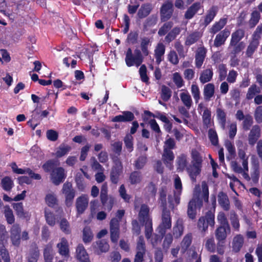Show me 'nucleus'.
I'll list each match as a JSON object with an SVG mask.
<instances>
[{
    "label": "nucleus",
    "mask_w": 262,
    "mask_h": 262,
    "mask_svg": "<svg viewBox=\"0 0 262 262\" xmlns=\"http://www.w3.org/2000/svg\"><path fill=\"white\" fill-rule=\"evenodd\" d=\"M209 198L208 186L206 182L203 181L201 185H196L193 193L192 200L197 203L198 208L203 205V202H208Z\"/></svg>",
    "instance_id": "nucleus-1"
},
{
    "label": "nucleus",
    "mask_w": 262,
    "mask_h": 262,
    "mask_svg": "<svg viewBox=\"0 0 262 262\" xmlns=\"http://www.w3.org/2000/svg\"><path fill=\"white\" fill-rule=\"evenodd\" d=\"M125 61L127 67L134 66L139 67L143 62V57L139 50L136 49L133 53L130 48H128L125 54Z\"/></svg>",
    "instance_id": "nucleus-2"
},
{
    "label": "nucleus",
    "mask_w": 262,
    "mask_h": 262,
    "mask_svg": "<svg viewBox=\"0 0 262 262\" xmlns=\"http://www.w3.org/2000/svg\"><path fill=\"white\" fill-rule=\"evenodd\" d=\"M214 219V213L211 211L207 212L205 216H202L199 219L198 222V227L204 235L207 231L208 226L214 227L215 224Z\"/></svg>",
    "instance_id": "nucleus-3"
},
{
    "label": "nucleus",
    "mask_w": 262,
    "mask_h": 262,
    "mask_svg": "<svg viewBox=\"0 0 262 262\" xmlns=\"http://www.w3.org/2000/svg\"><path fill=\"white\" fill-rule=\"evenodd\" d=\"M171 227V219L170 211L166 209H163L162 214V222L159 226V232L163 235L167 229Z\"/></svg>",
    "instance_id": "nucleus-4"
},
{
    "label": "nucleus",
    "mask_w": 262,
    "mask_h": 262,
    "mask_svg": "<svg viewBox=\"0 0 262 262\" xmlns=\"http://www.w3.org/2000/svg\"><path fill=\"white\" fill-rule=\"evenodd\" d=\"M136 250L137 252L134 258V262H142L146 252L145 243L142 236H140L138 237Z\"/></svg>",
    "instance_id": "nucleus-5"
},
{
    "label": "nucleus",
    "mask_w": 262,
    "mask_h": 262,
    "mask_svg": "<svg viewBox=\"0 0 262 262\" xmlns=\"http://www.w3.org/2000/svg\"><path fill=\"white\" fill-rule=\"evenodd\" d=\"M67 177L64 169L61 167L54 169L51 173V180L53 184L58 185L62 183Z\"/></svg>",
    "instance_id": "nucleus-6"
},
{
    "label": "nucleus",
    "mask_w": 262,
    "mask_h": 262,
    "mask_svg": "<svg viewBox=\"0 0 262 262\" xmlns=\"http://www.w3.org/2000/svg\"><path fill=\"white\" fill-rule=\"evenodd\" d=\"M62 191L65 195L67 206H71L75 194V191L72 188V184L70 182L64 183L63 185Z\"/></svg>",
    "instance_id": "nucleus-7"
},
{
    "label": "nucleus",
    "mask_w": 262,
    "mask_h": 262,
    "mask_svg": "<svg viewBox=\"0 0 262 262\" xmlns=\"http://www.w3.org/2000/svg\"><path fill=\"white\" fill-rule=\"evenodd\" d=\"M172 8L173 4L171 2L167 1L163 4L160 11L162 21H167L171 17L173 12Z\"/></svg>",
    "instance_id": "nucleus-8"
},
{
    "label": "nucleus",
    "mask_w": 262,
    "mask_h": 262,
    "mask_svg": "<svg viewBox=\"0 0 262 262\" xmlns=\"http://www.w3.org/2000/svg\"><path fill=\"white\" fill-rule=\"evenodd\" d=\"M111 238L113 242H117L119 235V220L113 218L110 222Z\"/></svg>",
    "instance_id": "nucleus-9"
},
{
    "label": "nucleus",
    "mask_w": 262,
    "mask_h": 262,
    "mask_svg": "<svg viewBox=\"0 0 262 262\" xmlns=\"http://www.w3.org/2000/svg\"><path fill=\"white\" fill-rule=\"evenodd\" d=\"M122 166L121 162L118 160H116L115 165L113 167L111 174V181L113 183H117L119 177L122 172Z\"/></svg>",
    "instance_id": "nucleus-10"
},
{
    "label": "nucleus",
    "mask_w": 262,
    "mask_h": 262,
    "mask_svg": "<svg viewBox=\"0 0 262 262\" xmlns=\"http://www.w3.org/2000/svg\"><path fill=\"white\" fill-rule=\"evenodd\" d=\"M230 31L227 29H224L223 31L219 33L215 37L214 41V45L216 47H219L224 44L226 39L229 36Z\"/></svg>",
    "instance_id": "nucleus-11"
},
{
    "label": "nucleus",
    "mask_w": 262,
    "mask_h": 262,
    "mask_svg": "<svg viewBox=\"0 0 262 262\" xmlns=\"http://www.w3.org/2000/svg\"><path fill=\"white\" fill-rule=\"evenodd\" d=\"M89 202V198L86 195H82L77 199L76 208L79 214L82 213L86 208Z\"/></svg>",
    "instance_id": "nucleus-12"
},
{
    "label": "nucleus",
    "mask_w": 262,
    "mask_h": 262,
    "mask_svg": "<svg viewBox=\"0 0 262 262\" xmlns=\"http://www.w3.org/2000/svg\"><path fill=\"white\" fill-rule=\"evenodd\" d=\"M202 165L192 164L186 168V170L193 182H195L196 177L200 174Z\"/></svg>",
    "instance_id": "nucleus-13"
},
{
    "label": "nucleus",
    "mask_w": 262,
    "mask_h": 262,
    "mask_svg": "<svg viewBox=\"0 0 262 262\" xmlns=\"http://www.w3.org/2000/svg\"><path fill=\"white\" fill-rule=\"evenodd\" d=\"M95 252L97 254H100L103 252H106L110 249L108 243L104 240H99L93 244Z\"/></svg>",
    "instance_id": "nucleus-14"
},
{
    "label": "nucleus",
    "mask_w": 262,
    "mask_h": 262,
    "mask_svg": "<svg viewBox=\"0 0 262 262\" xmlns=\"http://www.w3.org/2000/svg\"><path fill=\"white\" fill-rule=\"evenodd\" d=\"M174 158V154L171 150L164 149L163 154L162 155V160L166 166L170 169L172 167V165Z\"/></svg>",
    "instance_id": "nucleus-15"
},
{
    "label": "nucleus",
    "mask_w": 262,
    "mask_h": 262,
    "mask_svg": "<svg viewBox=\"0 0 262 262\" xmlns=\"http://www.w3.org/2000/svg\"><path fill=\"white\" fill-rule=\"evenodd\" d=\"M174 196L176 203L178 204L180 201V195L182 193V185L181 179L178 176H176L174 179Z\"/></svg>",
    "instance_id": "nucleus-16"
},
{
    "label": "nucleus",
    "mask_w": 262,
    "mask_h": 262,
    "mask_svg": "<svg viewBox=\"0 0 262 262\" xmlns=\"http://www.w3.org/2000/svg\"><path fill=\"white\" fill-rule=\"evenodd\" d=\"M76 257L81 262H90L89 255L82 245H79L77 247Z\"/></svg>",
    "instance_id": "nucleus-17"
},
{
    "label": "nucleus",
    "mask_w": 262,
    "mask_h": 262,
    "mask_svg": "<svg viewBox=\"0 0 262 262\" xmlns=\"http://www.w3.org/2000/svg\"><path fill=\"white\" fill-rule=\"evenodd\" d=\"M218 202L221 207L225 211H228L230 209V202L227 195L223 192H220L218 194Z\"/></svg>",
    "instance_id": "nucleus-18"
},
{
    "label": "nucleus",
    "mask_w": 262,
    "mask_h": 262,
    "mask_svg": "<svg viewBox=\"0 0 262 262\" xmlns=\"http://www.w3.org/2000/svg\"><path fill=\"white\" fill-rule=\"evenodd\" d=\"M202 5L200 3L197 2L192 4L189 7L185 13V18L187 19H191L198 11L201 8Z\"/></svg>",
    "instance_id": "nucleus-19"
},
{
    "label": "nucleus",
    "mask_w": 262,
    "mask_h": 262,
    "mask_svg": "<svg viewBox=\"0 0 262 262\" xmlns=\"http://www.w3.org/2000/svg\"><path fill=\"white\" fill-rule=\"evenodd\" d=\"M215 92V86L213 83H209L204 85L203 89V95L204 99L209 101L214 96Z\"/></svg>",
    "instance_id": "nucleus-20"
},
{
    "label": "nucleus",
    "mask_w": 262,
    "mask_h": 262,
    "mask_svg": "<svg viewBox=\"0 0 262 262\" xmlns=\"http://www.w3.org/2000/svg\"><path fill=\"white\" fill-rule=\"evenodd\" d=\"M149 208L146 205H142L139 213V220L140 222L151 221V219L149 215Z\"/></svg>",
    "instance_id": "nucleus-21"
},
{
    "label": "nucleus",
    "mask_w": 262,
    "mask_h": 262,
    "mask_svg": "<svg viewBox=\"0 0 262 262\" xmlns=\"http://www.w3.org/2000/svg\"><path fill=\"white\" fill-rule=\"evenodd\" d=\"M231 166L234 172L242 174V176L245 180L247 181H249L250 180V178L248 173V169L246 170L243 166L242 168L235 161L232 162Z\"/></svg>",
    "instance_id": "nucleus-22"
},
{
    "label": "nucleus",
    "mask_w": 262,
    "mask_h": 262,
    "mask_svg": "<svg viewBox=\"0 0 262 262\" xmlns=\"http://www.w3.org/2000/svg\"><path fill=\"white\" fill-rule=\"evenodd\" d=\"M260 136V128L258 126H254L249 135V143L253 145Z\"/></svg>",
    "instance_id": "nucleus-23"
},
{
    "label": "nucleus",
    "mask_w": 262,
    "mask_h": 262,
    "mask_svg": "<svg viewBox=\"0 0 262 262\" xmlns=\"http://www.w3.org/2000/svg\"><path fill=\"white\" fill-rule=\"evenodd\" d=\"M244 242V237L241 234L236 235L233 239L232 248L233 250L236 252L240 251L243 247Z\"/></svg>",
    "instance_id": "nucleus-24"
},
{
    "label": "nucleus",
    "mask_w": 262,
    "mask_h": 262,
    "mask_svg": "<svg viewBox=\"0 0 262 262\" xmlns=\"http://www.w3.org/2000/svg\"><path fill=\"white\" fill-rule=\"evenodd\" d=\"M187 156L185 154H181L177 159V169L179 171H182L186 169L187 165Z\"/></svg>",
    "instance_id": "nucleus-25"
},
{
    "label": "nucleus",
    "mask_w": 262,
    "mask_h": 262,
    "mask_svg": "<svg viewBox=\"0 0 262 262\" xmlns=\"http://www.w3.org/2000/svg\"><path fill=\"white\" fill-rule=\"evenodd\" d=\"M217 11L218 8L216 6H212L209 9L205 17L204 23L205 26L208 25L212 21Z\"/></svg>",
    "instance_id": "nucleus-26"
},
{
    "label": "nucleus",
    "mask_w": 262,
    "mask_h": 262,
    "mask_svg": "<svg viewBox=\"0 0 262 262\" xmlns=\"http://www.w3.org/2000/svg\"><path fill=\"white\" fill-rule=\"evenodd\" d=\"M180 97L184 105L188 108H189L192 104V100L188 92L182 90V92L180 94Z\"/></svg>",
    "instance_id": "nucleus-27"
},
{
    "label": "nucleus",
    "mask_w": 262,
    "mask_h": 262,
    "mask_svg": "<svg viewBox=\"0 0 262 262\" xmlns=\"http://www.w3.org/2000/svg\"><path fill=\"white\" fill-rule=\"evenodd\" d=\"M57 247L59 253L63 256H67L69 254V246L67 239L64 238H62L59 243L57 244Z\"/></svg>",
    "instance_id": "nucleus-28"
},
{
    "label": "nucleus",
    "mask_w": 262,
    "mask_h": 262,
    "mask_svg": "<svg viewBox=\"0 0 262 262\" xmlns=\"http://www.w3.org/2000/svg\"><path fill=\"white\" fill-rule=\"evenodd\" d=\"M156 62L159 64L162 60V57L165 53V46L162 43L158 44L155 50Z\"/></svg>",
    "instance_id": "nucleus-29"
},
{
    "label": "nucleus",
    "mask_w": 262,
    "mask_h": 262,
    "mask_svg": "<svg viewBox=\"0 0 262 262\" xmlns=\"http://www.w3.org/2000/svg\"><path fill=\"white\" fill-rule=\"evenodd\" d=\"M213 76V71L211 69H207L201 73L200 77V80L201 83H205L210 81Z\"/></svg>",
    "instance_id": "nucleus-30"
},
{
    "label": "nucleus",
    "mask_w": 262,
    "mask_h": 262,
    "mask_svg": "<svg viewBox=\"0 0 262 262\" xmlns=\"http://www.w3.org/2000/svg\"><path fill=\"white\" fill-rule=\"evenodd\" d=\"M1 184L2 188L7 191H10L14 186L12 178L8 176H6L2 179Z\"/></svg>",
    "instance_id": "nucleus-31"
},
{
    "label": "nucleus",
    "mask_w": 262,
    "mask_h": 262,
    "mask_svg": "<svg viewBox=\"0 0 262 262\" xmlns=\"http://www.w3.org/2000/svg\"><path fill=\"white\" fill-rule=\"evenodd\" d=\"M206 51L204 48H199L195 56V64L198 68H200L204 60Z\"/></svg>",
    "instance_id": "nucleus-32"
},
{
    "label": "nucleus",
    "mask_w": 262,
    "mask_h": 262,
    "mask_svg": "<svg viewBox=\"0 0 262 262\" xmlns=\"http://www.w3.org/2000/svg\"><path fill=\"white\" fill-rule=\"evenodd\" d=\"M227 19L223 18L220 19L218 22L215 23L210 29V33L214 34L220 31L227 24Z\"/></svg>",
    "instance_id": "nucleus-33"
},
{
    "label": "nucleus",
    "mask_w": 262,
    "mask_h": 262,
    "mask_svg": "<svg viewBox=\"0 0 262 262\" xmlns=\"http://www.w3.org/2000/svg\"><path fill=\"white\" fill-rule=\"evenodd\" d=\"M191 164H195L198 165H202L203 159L202 157L195 149H193L191 151Z\"/></svg>",
    "instance_id": "nucleus-34"
},
{
    "label": "nucleus",
    "mask_w": 262,
    "mask_h": 262,
    "mask_svg": "<svg viewBox=\"0 0 262 262\" xmlns=\"http://www.w3.org/2000/svg\"><path fill=\"white\" fill-rule=\"evenodd\" d=\"M244 32L241 29L237 30L236 32L233 33L230 41V46L236 44L244 37Z\"/></svg>",
    "instance_id": "nucleus-35"
},
{
    "label": "nucleus",
    "mask_w": 262,
    "mask_h": 262,
    "mask_svg": "<svg viewBox=\"0 0 262 262\" xmlns=\"http://www.w3.org/2000/svg\"><path fill=\"white\" fill-rule=\"evenodd\" d=\"M196 207H198L197 203L193 200H190L188 203L187 214L189 218L194 219L196 216Z\"/></svg>",
    "instance_id": "nucleus-36"
},
{
    "label": "nucleus",
    "mask_w": 262,
    "mask_h": 262,
    "mask_svg": "<svg viewBox=\"0 0 262 262\" xmlns=\"http://www.w3.org/2000/svg\"><path fill=\"white\" fill-rule=\"evenodd\" d=\"M151 9V6L149 4L142 5L138 12V16L140 18L146 17L150 13Z\"/></svg>",
    "instance_id": "nucleus-37"
},
{
    "label": "nucleus",
    "mask_w": 262,
    "mask_h": 262,
    "mask_svg": "<svg viewBox=\"0 0 262 262\" xmlns=\"http://www.w3.org/2000/svg\"><path fill=\"white\" fill-rule=\"evenodd\" d=\"M184 227L181 221L178 220L173 228V235L176 238L180 237L183 234Z\"/></svg>",
    "instance_id": "nucleus-38"
},
{
    "label": "nucleus",
    "mask_w": 262,
    "mask_h": 262,
    "mask_svg": "<svg viewBox=\"0 0 262 262\" xmlns=\"http://www.w3.org/2000/svg\"><path fill=\"white\" fill-rule=\"evenodd\" d=\"M230 220L232 227L237 231H239L240 224L238 219V216L234 211L230 212Z\"/></svg>",
    "instance_id": "nucleus-39"
},
{
    "label": "nucleus",
    "mask_w": 262,
    "mask_h": 262,
    "mask_svg": "<svg viewBox=\"0 0 262 262\" xmlns=\"http://www.w3.org/2000/svg\"><path fill=\"white\" fill-rule=\"evenodd\" d=\"M71 149V147L70 146L68 145L61 144L58 148H57L55 155L58 158L61 157L67 154L70 151Z\"/></svg>",
    "instance_id": "nucleus-40"
},
{
    "label": "nucleus",
    "mask_w": 262,
    "mask_h": 262,
    "mask_svg": "<svg viewBox=\"0 0 262 262\" xmlns=\"http://www.w3.org/2000/svg\"><path fill=\"white\" fill-rule=\"evenodd\" d=\"M201 37V34L200 32H193L187 37L185 44L187 46H190L195 43Z\"/></svg>",
    "instance_id": "nucleus-41"
},
{
    "label": "nucleus",
    "mask_w": 262,
    "mask_h": 262,
    "mask_svg": "<svg viewBox=\"0 0 262 262\" xmlns=\"http://www.w3.org/2000/svg\"><path fill=\"white\" fill-rule=\"evenodd\" d=\"M191 93L196 103L199 102L201 97V92L198 85L193 83L191 86Z\"/></svg>",
    "instance_id": "nucleus-42"
},
{
    "label": "nucleus",
    "mask_w": 262,
    "mask_h": 262,
    "mask_svg": "<svg viewBox=\"0 0 262 262\" xmlns=\"http://www.w3.org/2000/svg\"><path fill=\"white\" fill-rule=\"evenodd\" d=\"M215 235L217 240L221 241L225 239L227 236L225 226H221L215 231Z\"/></svg>",
    "instance_id": "nucleus-43"
},
{
    "label": "nucleus",
    "mask_w": 262,
    "mask_h": 262,
    "mask_svg": "<svg viewBox=\"0 0 262 262\" xmlns=\"http://www.w3.org/2000/svg\"><path fill=\"white\" fill-rule=\"evenodd\" d=\"M192 242V235L191 234H187L183 238L181 246L182 249L183 250V252H185L190 246Z\"/></svg>",
    "instance_id": "nucleus-44"
},
{
    "label": "nucleus",
    "mask_w": 262,
    "mask_h": 262,
    "mask_svg": "<svg viewBox=\"0 0 262 262\" xmlns=\"http://www.w3.org/2000/svg\"><path fill=\"white\" fill-rule=\"evenodd\" d=\"M260 93V89L255 84L252 85L248 89L246 95V98L248 100L252 99L255 95Z\"/></svg>",
    "instance_id": "nucleus-45"
},
{
    "label": "nucleus",
    "mask_w": 262,
    "mask_h": 262,
    "mask_svg": "<svg viewBox=\"0 0 262 262\" xmlns=\"http://www.w3.org/2000/svg\"><path fill=\"white\" fill-rule=\"evenodd\" d=\"M4 214L8 224H11L14 223V216L12 210L9 206H6L4 207Z\"/></svg>",
    "instance_id": "nucleus-46"
},
{
    "label": "nucleus",
    "mask_w": 262,
    "mask_h": 262,
    "mask_svg": "<svg viewBox=\"0 0 262 262\" xmlns=\"http://www.w3.org/2000/svg\"><path fill=\"white\" fill-rule=\"evenodd\" d=\"M133 137L130 134L126 135L124 139L125 147L128 152H131L133 150Z\"/></svg>",
    "instance_id": "nucleus-47"
},
{
    "label": "nucleus",
    "mask_w": 262,
    "mask_h": 262,
    "mask_svg": "<svg viewBox=\"0 0 262 262\" xmlns=\"http://www.w3.org/2000/svg\"><path fill=\"white\" fill-rule=\"evenodd\" d=\"M52 248L51 245H48L44 250V257L46 262H52L53 258Z\"/></svg>",
    "instance_id": "nucleus-48"
},
{
    "label": "nucleus",
    "mask_w": 262,
    "mask_h": 262,
    "mask_svg": "<svg viewBox=\"0 0 262 262\" xmlns=\"http://www.w3.org/2000/svg\"><path fill=\"white\" fill-rule=\"evenodd\" d=\"M47 204L50 207L54 206L57 202L55 195L52 193H48L45 198Z\"/></svg>",
    "instance_id": "nucleus-49"
},
{
    "label": "nucleus",
    "mask_w": 262,
    "mask_h": 262,
    "mask_svg": "<svg viewBox=\"0 0 262 262\" xmlns=\"http://www.w3.org/2000/svg\"><path fill=\"white\" fill-rule=\"evenodd\" d=\"M93 234L89 227H85L83 230V241L85 243L90 242L93 238Z\"/></svg>",
    "instance_id": "nucleus-50"
},
{
    "label": "nucleus",
    "mask_w": 262,
    "mask_h": 262,
    "mask_svg": "<svg viewBox=\"0 0 262 262\" xmlns=\"http://www.w3.org/2000/svg\"><path fill=\"white\" fill-rule=\"evenodd\" d=\"M244 116H237V119L239 120H244L243 122L244 128L246 130H248L253 123L252 118L250 116H246V118H244Z\"/></svg>",
    "instance_id": "nucleus-51"
},
{
    "label": "nucleus",
    "mask_w": 262,
    "mask_h": 262,
    "mask_svg": "<svg viewBox=\"0 0 262 262\" xmlns=\"http://www.w3.org/2000/svg\"><path fill=\"white\" fill-rule=\"evenodd\" d=\"M145 226V235L147 239L150 238V237L154 234H152L153 229L152 226V221L144 222Z\"/></svg>",
    "instance_id": "nucleus-52"
},
{
    "label": "nucleus",
    "mask_w": 262,
    "mask_h": 262,
    "mask_svg": "<svg viewBox=\"0 0 262 262\" xmlns=\"http://www.w3.org/2000/svg\"><path fill=\"white\" fill-rule=\"evenodd\" d=\"M205 246L208 251L211 252H214L215 246L213 237H211L206 238Z\"/></svg>",
    "instance_id": "nucleus-53"
},
{
    "label": "nucleus",
    "mask_w": 262,
    "mask_h": 262,
    "mask_svg": "<svg viewBox=\"0 0 262 262\" xmlns=\"http://www.w3.org/2000/svg\"><path fill=\"white\" fill-rule=\"evenodd\" d=\"M150 42V39L147 37H143L141 39V48L144 55H147L148 54V46Z\"/></svg>",
    "instance_id": "nucleus-54"
},
{
    "label": "nucleus",
    "mask_w": 262,
    "mask_h": 262,
    "mask_svg": "<svg viewBox=\"0 0 262 262\" xmlns=\"http://www.w3.org/2000/svg\"><path fill=\"white\" fill-rule=\"evenodd\" d=\"M13 208L16 211V214L19 217H24L25 213L24 211L23 204L22 203L13 204Z\"/></svg>",
    "instance_id": "nucleus-55"
},
{
    "label": "nucleus",
    "mask_w": 262,
    "mask_h": 262,
    "mask_svg": "<svg viewBox=\"0 0 262 262\" xmlns=\"http://www.w3.org/2000/svg\"><path fill=\"white\" fill-rule=\"evenodd\" d=\"M57 163L53 160H49L42 165V168L46 172L53 171L56 167Z\"/></svg>",
    "instance_id": "nucleus-56"
},
{
    "label": "nucleus",
    "mask_w": 262,
    "mask_h": 262,
    "mask_svg": "<svg viewBox=\"0 0 262 262\" xmlns=\"http://www.w3.org/2000/svg\"><path fill=\"white\" fill-rule=\"evenodd\" d=\"M162 236L163 235L160 236L155 234L150 237V239L147 240L150 243L153 247H156L160 244L162 239Z\"/></svg>",
    "instance_id": "nucleus-57"
},
{
    "label": "nucleus",
    "mask_w": 262,
    "mask_h": 262,
    "mask_svg": "<svg viewBox=\"0 0 262 262\" xmlns=\"http://www.w3.org/2000/svg\"><path fill=\"white\" fill-rule=\"evenodd\" d=\"M107 185L104 184L102 185L101 188V192H100V198L101 201L103 205H106V200L107 198Z\"/></svg>",
    "instance_id": "nucleus-58"
},
{
    "label": "nucleus",
    "mask_w": 262,
    "mask_h": 262,
    "mask_svg": "<svg viewBox=\"0 0 262 262\" xmlns=\"http://www.w3.org/2000/svg\"><path fill=\"white\" fill-rule=\"evenodd\" d=\"M161 97L163 100L165 101L168 100L171 97L170 90L165 86H163L161 90Z\"/></svg>",
    "instance_id": "nucleus-59"
},
{
    "label": "nucleus",
    "mask_w": 262,
    "mask_h": 262,
    "mask_svg": "<svg viewBox=\"0 0 262 262\" xmlns=\"http://www.w3.org/2000/svg\"><path fill=\"white\" fill-rule=\"evenodd\" d=\"M238 157L242 160V165L245 168L246 170L248 169V157H247L246 155L245 152L242 150L239 149L238 151Z\"/></svg>",
    "instance_id": "nucleus-60"
},
{
    "label": "nucleus",
    "mask_w": 262,
    "mask_h": 262,
    "mask_svg": "<svg viewBox=\"0 0 262 262\" xmlns=\"http://www.w3.org/2000/svg\"><path fill=\"white\" fill-rule=\"evenodd\" d=\"M141 180V176L140 172L134 171L130 174V181L133 184L139 183Z\"/></svg>",
    "instance_id": "nucleus-61"
},
{
    "label": "nucleus",
    "mask_w": 262,
    "mask_h": 262,
    "mask_svg": "<svg viewBox=\"0 0 262 262\" xmlns=\"http://www.w3.org/2000/svg\"><path fill=\"white\" fill-rule=\"evenodd\" d=\"M39 256V252L37 248L31 251L28 256V259L29 262H36Z\"/></svg>",
    "instance_id": "nucleus-62"
},
{
    "label": "nucleus",
    "mask_w": 262,
    "mask_h": 262,
    "mask_svg": "<svg viewBox=\"0 0 262 262\" xmlns=\"http://www.w3.org/2000/svg\"><path fill=\"white\" fill-rule=\"evenodd\" d=\"M262 33V25L258 26L252 36V41H255L259 45V40Z\"/></svg>",
    "instance_id": "nucleus-63"
},
{
    "label": "nucleus",
    "mask_w": 262,
    "mask_h": 262,
    "mask_svg": "<svg viewBox=\"0 0 262 262\" xmlns=\"http://www.w3.org/2000/svg\"><path fill=\"white\" fill-rule=\"evenodd\" d=\"M258 45L255 41H251L248 47L246 54L248 57H251L256 48H257Z\"/></svg>",
    "instance_id": "nucleus-64"
}]
</instances>
